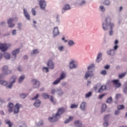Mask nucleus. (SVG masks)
I'll list each match as a JSON object with an SVG mask.
<instances>
[{"instance_id":"f257e3e1","label":"nucleus","mask_w":127,"mask_h":127,"mask_svg":"<svg viewBox=\"0 0 127 127\" xmlns=\"http://www.w3.org/2000/svg\"><path fill=\"white\" fill-rule=\"evenodd\" d=\"M64 112H65V109H64V108H60L55 116L49 118V121L51 123H55V122H57L59 119L61 118V115H62Z\"/></svg>"},{"instance_id":"f03ea898","label":"nucleus","mask_w":127,"mask_h":127,"mask_svg":"<svg viewBox=\"0 0 127 127\" xmlns=\"http://www.w3.org/2000/svg\"><path fill=\"white\" fill-rule=\"evenodd\" d=\"M10 44H0V50L2 52H4L6 51L8 49V47H10Z\"/></svg>"},{"instance_id":"7ed1b4c3","label":"nucleus","mask_w":127,"mask_h":127,"mask_svg":"<svg viewBox=\"0 0 127 127\" xmlns=\"http://www.w3.org/2000/svg\"><path fill=\"white\" fill-rule=\"evenodd\" d=\"M66 77V74L64 72H62L61 74L60 78H58L53 83V85H57L58 83H60V81L63 80Z\"/></svg>"},{"instance_id":"20e7f679","label":"nucleus","mask_w":127,"mask_h":127,"mask_svg":"<svg viewBox=\"0 0 127 127\" xmlns=\"http://www.w3.org/2000/svg\"><path fill=\"white\" fill-rule=\"evenodd\" d=\"M32 84L33 85V88L34 89L39 88V86H40V82L36 79H33L32 80Z\"/></svg>"},{"instance_id":"39448f33","label":"nucleus","mask_w":127,"mask_h":127,"mask_svg":"<svg viewBox=\"0 0 127 127\" xmlns=\"http://www.w3.org/2000/svg\"><path fill=\"white\" fill-rule=\"evenodd\" d=\"M2 71L4 75H6L7 74H10L11 73V71L8 70V67L7 66H4L2 68Z\"/></svg>"},{"instance_id":"423d86ee","label":"nucleus","mask_w":127,"mask_h":127,"mask_svg":"<svg viewBox=\"0 0 127 127\" xmlns=\"http://www.w3.org/2000/svg\"><path fill=\"white\" fill-rule=\"evenodd\" d=\"M39 3L41 9H45L46 7V2L45 0H40Z\"/></svg>"},{"instance_id":"0eeeda50","label":"nucleus","mask_w":127,"mask_h":127,"mask_svg":"<svg viewBox=\"0 0 127 127\" xmlns=\"http://www.w3.org/2000/svg\"><path fill=\"white\" fill-rule=\"evenodd\" d=\"M22 107V105H20L18 103H17L14 107V114H17L18 113V112H19V109H20V108Z\"/></svg>"},{"instance_id":"6e6552de","label":"nucleus","mask_w":127,"mask_h":127,"mask_svg":"<svg viewBox=\"0 0 127 127\" xmlns=\"http://www.w3.org/2000/svg\"><path fill=\"white\" fill-rule=\"evenodd\" d=\"M15 80H16V76L14 75L11 78V81H12V82H10L9 85L7 86V88H9V89L11 88L12 85H13L14 83H15Z\"/></svg>"},{"instance_id":"1a4fd4ad","label":"nucleus","mask_w":127,"mask_h":127,"mask_svg":"<svg viewBox=\"0 0 127 127\" xmlns=\"http://www.w3.org/2000/svg\"><path fill=\"white\" fill-rule=\"evenodd\" d=\"M47 66L49 69H54V64L51 60H49L47 63Z\"/></svg>"},{"instance_id":"9d476101","label":"nucleus","mask_w":127,"mask_h":127,"mask_svg":"<svg viewBox=\"0 0 127 127\" xmlns=\"http://www.w3.org/2000/svg\"><path fill=\"white\" fill-rule=\"evenodd\" d=\"M110 20V19L106 18V19L105 20L106 24L103 23L102 24L103 28L105 31H106V30H108V26L109 25V24H108V20Z\"/></svg>"},{"instance_id":"9b49d317","label":"nucleus","mask_w":127,"mask_h":127,"mask_svg":"<svg viewBox=\"0 0 127 127\" xmlns=\"http://www.w3.org/2000/svg\"><path fill=\"white\" fill-rule=\"evenodd\" d=\"M120 80H112V83H113L114 85L116 86V88H120L121 87V83L119 82Z\"/></svg>"},{"instance_id":"f8f14e48","label":"nucleus","mask_w":127,"mask_h":127,"mask_svg":"<svg viewBox=\"0 0 127 127\" xmlns=\"http://www.w3.org/2000/svg\"><path fill=\"white\" fill-rule=\"evenodd\" d=\"M92 76H94V73H93V72L88 71L85 73V79H88L89 77H92Z\"/></svg>"},{"instance_id":"ddd939ff","label":"nucleus","mask_w":127,"mask_h":127,"mask_svg":"<svg viewBox=\"0 0 127 127\" xmlns=\"http://www.w3.org/2000/svg\"><path fill=\"white\" fill-rule=\"evenodd\" d=\"M18 53H19V49H16L14 51H13L12 52V55L14 58V59H15V58H16V54H18Z\"/></svg>"},{"instance_id":"4468645a","label":"nucleus","mask_w":127,"mask_h":127,"mask_svg":"<svg viewBox=\"0 0 127 127\" xmlns=\"http://www.w3.org/2000/svg\"><path fill=\"white\" fill-rule=\"evenodd\" d=\"M23 11H24V14L26 18L28 20H30V15H29V14H28V12H27V11L25 9H24Z\"/></svg>"},{"instance_id":"2eb2a0df","label":"nucleus","mask_w":127,"mask_h":127,"mask_svg":"<svg viewBox=\"0 0 127 127\" xmlns=\"http://www.w3.org/2000/svg\"><path fill=\"white\" fill-rule=\"evenodd\" d=\"M12 21H13V19L9 18L7 21V23L9 25V27H13L14 26V24L12 23Z\"/></svg>"},{"instance_id":"dca6fc26","label":"nucleus","mask_w":127,"mask_h":127,"mask_svg":"<svg viewBox=\"0 0 127 127\" xmlns=\"http://www.w3.org/2000/svg\"><path fill=\"white\" fill-rule=\"evenodd\" d=\"M8 108L9 113H12V111H13V104L9 103L8 105Z\"/></svg>"},{"instance_id":"f3484780","label":"nucleus","mask_w":127,"mask_h":127,"mask_svg":"<svg viewBox=\"0 0 127 127\" xmlns=\"http://www.w3.org/2000/svg\"><path fill=\"white\" fill-rule=\"evenodd\" d=\"M53 34L54 36H57V35L59 34V29H58L57 27H56L54 28Z\"/></svg>"},{"instance_id":"a211bd4d","label":"nucleus","mask_w":127,"mask_h":127,"mask_svg":"<svg viewBox=\"0 0 127 127\" xmlns=\"http://www.w3.org/2000/svg\"><path fill=\"white\" fill-rule=\"evenodd\" d=\"M75 61L72 60L69 64V67L70 69H73V68H76L77 65L75 64Z\"/></svg>"},{"instance_id":"6ab92c4d","label":"nucleus","mask_w":127,"mask_h":127,"mask_svg":"<svg viewBox=\"0 0 127 127\" xmlns=\"http://www.w3.org/2000/svg\"><path fill=\"white\" fill-rule=\"evenodd\" d=\"M106 89H107L106 85L101 86L98 90V93H102V92H104Z\"/></svg>"},{"instance_id":"aec40b11","label":"nucleus","mask_w":127,"mask_h":127,"mask_svg":"<svg viewBox=\"0 0 127 127\" xmlns=\"http://www.w3.org/2000/svg\"><path fill=\"white\" fill-rule=\"evenodd\" d=\"M74 126L75 127H82V122L79 120L74 122Z\"/></svg>"},{"instance_id":"412c9836","label":"nucleus","mask_w":127,"mask_h":127,"mask_svg":"<svg viewBox=\"0 0 127 127\" xmlns=\"http://www.w3.org/2000/svg\"><path fill=\"white\" fill-rule=\"evenodd\" d=\"M108 55H111V56H114L116 54V52L115 50H110V51H107Z\"/></svg>"},{"instance_id":"4be33fe9","label":"nucleus","mask_w":127,"mask_h":127,"mask_svg":"<svg viewBox=\"0 0 127 127\" xmlns=\"http://www.w3.org/2000/svg\"><path fill=\"white\" fill-rule=\"evenodd\" d=\"M40 104H41V102H40V100H36L34 104V106H35V107H36V108H38V107L40 106Z\"/></svg>"},{"instance_id":"5701e85b","label":"nucleus","mask_w":127,"mask_h":127,"mask_svg":"<svg viewBox=\"0 0 127 127\" xmlns=\"http://www.w3.org/2000/svg\"><path fill=\"white\" fill-rule=\"evenodd\" d=\"M114 25H115L113 23H109V26L111 29L109 32L110 35H113V27Z\"/></svg>"},{"instance_id":"b1692460","label":"nucleus","mask_w":127,"mask_h":127,"mask_svg":"<svg viewBox=\"0 0 127 127\" xmlns=\"http://www.w3.org/2000/svg\"><path fill=\"white\" fill-rule=\"evenodd\" d=\"M86 108V103L82 102L80 105V109L82 110V111H85V108Z\"/></svg>"},{"instance_id":"393cba45","label":"nucleus","mask_w":127,"mask_h":127,"mask_svg":"<svg viewBox=\"0 0 127 127\" xmlns=\"http://www.w3.org/2000/svg\"><path fill=\"white\" fill-rule=\"evenodd\" d=\"M68 9H70V5L66 4L64 6L62 11L63 12H64V11L68 10Z\"/></svg>"},{"instance_id":"a878e982","label":"nucleus","mask_w":127,"mask_h":127,"mask_svg":"<svg viewBox=\"0 0 127 127\" xmlns=\"http://www.w3.org/2000/svg\"><path fill=\"white\" fill-rule=\"evenodd\" d=\"M4 57L5 59H10V55L7 53H5L4 54Z\"/></svg>"},{"instance_id":"bb28decb","label":"nucleus","mask_w":127,"mask_h":127,"mask_svg":"<svg viewBox=\"0 0 127 127\" xmlns=\"http://www.w3.org/2000/svg\"><path fill=\"white\" fill-rule=\"evenodd\" d=\"M73 119H74L73 117H69L68 119H67L65 121H64V124H68V123H70V122H71V121L73 120Z\"/></svg>"},{"instance_id":"cd10ccee","label":"nucleus","mask_w":127,"mask_h":127,"mask_svg":"<svg viewBox=\"0 0 127 127\" xmlns=\"http://www.w3.org/2000/svg\"><path fill=\"white\" fill-rule=\"evenodd\" d=\"M25 79V76L24 75H21L18 80L19 83H21V82L23 81V79Z\"/></svg>"},{"instance_id":"c85d7f7f","label":"nucleus","mask_w":127,"mask_h":127,"mask_svg":"<svg viewBox=\"0 0 127 127\" xmlns=\"http://www.w3.org/2000/svg\"><path fill=\"white\" fill-rule=\"evenodd\" d=\"M106 109H107V105L106 104H103L102 105L101 113H104V112H105V111L106 110Z\"/></svg>"},{"instance_id":"c756f323","label":"nucleus","mask_w":127,"mask_h":127,"mask_svg":"<svg viewBox=\"0 0 127 127\" xmlns=\"http://www.w3.org/2000/svg\"><path fill=\"white\" fill-rule=\"evenodd\" d=\"M42 97L44 99H49V95L47 93H43L42 94Z\"/></svg>"},{"instance_id":"7c9ffc66","label":"nucleus","mask_w":127,"mask_h":127,"mask_svg":"<svg viewBox=\"0 0 127 127\" xmlns=\"http://www.w3.org/2000/svg\"><path fill=\"white\" fill-rule=\"evenodd\" d=\"M117 109H118V110H119V111H120L121 110H124V109H125V106L123 105H118Z\"/></svg>"},{"instance_id":"2f4dec72","label":"nucleus","mask_w":127,"mask_h":127,"mask_svg":"<svg viewBox=\"0 0 127 127\" xmlns=\"http://www.w3.org/2000/svg\"><path fill=\"white\" fill-rule=\"evenodd\" d=\"M101 58H102V54L100 53L97 56V58L96 59V62H97L98 63L100 62V59H101Z\"/></svg>"},{"instance_id":"473e14b6","label":"nucleus","mask_w":127,"mask_h":127,"mask_svg":"<svg viewBox=\"0 0 127 127\" xmlns=\"http://www.w3.org/2000/svg\"><path fill=\"white\" fill-rule=\"evenodd\" d=\"M126 75H127V72H124L123 73L120 74L119 75V78H120V79H122V78H124V77H125Z\"/></svg>"},{"instance_id":"72a5a7b5","label":"nucleus","mask_w":127,"mask_h":127,"mask_svg":"<svg viewBox=\"0 0 127 127\" xmlns=\"http://www.w3.org/2000/svg\"><path fill=\"white\" fill-rule=\"evenodd\" d=\"M0 84L3 85V86H6L7 85V82L3 80H0Z\"/></svg>"},{"instance_id":"f704fd0d","label":"nucleus","mask_w":127,"mask_h":127,"mask_svg":"<svg viewBox=\"0 0 127 127\" xmlns=\"http://www.w3.org/2000/svg\"><path fill=\"white\" fill-rule=\"evenodd\" d=\"M68 44L69 45V46H73V45H74V44H75V43H74V42L72 40H69L68 41Z\"/></svg>"},{"instance_id":"c9c22d12","label":"nucleus","mask_w":127,"mask_h":127,"mask_svg":"<svg viewBox=\"0 0 127 127\" xmlns=\"http://www.w3.org/2000/svg\"><path fill=\"white\" fill-rule=\"evenodd\" d=\"M50 100L51 102H52V103H53V104H56V101H55V100H54V98H53V96H51Z\"/></svg>"},{"instance_id":"e433bc0d","label":"nucleus","mask_w":127,"mask_h":127,"mask_svg":"<svg viewBox=\"0 0 127 127\" xmlns=\"http://www.w3.org/2000/svg\"><path fill=\"white\" fill-rule=\"evenodd\" d=\"M6 125H8V127H12V124L11 122H10V121H6Z\"/></svg>"},{"instance_id":"4c0bfd02","label":"nucleus","mask_w":127,"mask_h":127,"mask_svg":"<svg viewBox=\"0 0 127 127\" xmlns=\"http://www.w3.org/2000/svg\"><path fill=\"white\" fill-rule=\"evenodd\" d=\"M104 4L105 5H109L110 4V0H105V1L104 2Z\"/></svg>"},{"instance_id":"58836bf2","label":"nucleus","mask_w":127,"mask_h":127,"mask_svg":"<svg viewBox=\"0 0 127 127\" xmlns=\"http://www.w3.org/2000/svg\"><path fill=\"white\" fill-rule=\"evenodd\" d=\"M78 107V105L75 104H72L70 106V109H76V108Z\"/></svg>"},{"instance_id":"ea45409f","label":"nucleus","mask_w":127,"mask_h":127,"mask_svg":"<svg viewBox=\"0 0 127 127\" xmlns=\"http://www.w3.org/2000/svg\"><path fill=\"white\" fill-rule=\"evenodd\" d=\"M121 98H122V94H116V99H117V100H118V99H120Z\"/></svg>"},{"instance_id":"a19ab883","label":"nucleus","mask_w":127,"mask_h":127,"mask_svg":"<svg viewBox=\"0 0 127 127\" xmlns=\"http://www.w3.org/2000/svg\"><path fill=\"white\" fill-rule=\"evenodd\" d=\"M32 12L33 15H36V11L35 10V8H33L32 9Z\"/></svg>"},{"instance_id":"79ce46f5","label":"nucleus","mask_w":127,"mask_h":127,"mask_svg":"<svg viewBox=\"0 0 127 127\" xmlns=\"http://www.w3.org/2000/svg\"><path fill=\"white\" fill-rule=\"evenodd\" d=\"M20 97L22 99H25V98H26V94H20Z\"/></svg>"},{"instance_id":"37998d69","label":"nucleus","mask_w":127,"mask_h":127,"mask_svg":"<svg viewBox=\"0 0 127 127\" xmlns=\"http://www.w3.org/2000/svg\"><path fill=\"white\" fill-rule=\"evenodd\" d=\"M119 48V46L118 45H115V46L113 47V50H114V51H116Z\"/></svg>"},{"instance_id":"c03bdc74","label":"nucleus","mask_w":127,"mask_h":127,"mask_svg":"<svg viewBox=\"0 0 127 127\" xmlns=\"http://www.w3.org/2000/svg\"><path fill=\"white\" fill-rule=\"evenodd\" d=\"M91 96H92V92H90L86 94L85 97L86 98H89V97H91Z\"/></svg>"},{"instance_id":"a18cd8bd","label":"nucleus","mask_w":127,"mask_h":127,"mask_svg":"<svg viewBox=\"0 0 127 127\" xmlns=\"http://www.w3.org/2000/svg\"><path fill=\"white\" fill-rule=\"evenodd\" d=\"M43 70L44 71V72H49V70H48V68L46 67H43Z\"/></svg>"},{"instance_id":"49530a36","label":"nucleus","mask_w":127,"mask_h":127,"mask_svg":"<svg viewBox=\"0 0 127 127\" xmlns=\"http://www.w3.org/2000/svg\"><path fill=\"white\" fill-rule=\"evenodd\" d=\"M101 74L104 75H107V71L106 70H102L101 72Z\"/></svg>"},{"instance_id":"de8ad7c7","label":"nucleus","mask_w":127,"mask_h":127,"mask_svg":"<svg viewBox=\"0 0 127 127\" xmlns=\"http://www.w3.org/2000/svg\"><path fill=\"white\" fill-rule=\"evenodd\" d=\"M113 101V99H112V97H110L107 99V103H111Z\"/></svg>"},{"instance_id":"09e8293b","label":"nucleus","mask_w":127,"mask_h":127,"mask_svg":"<svg viewBox=\"0 0 127 127\" xmlns=\"http://www.w3.org/2000/svg\"><path fill=\"white\" fill-rule=\"evenodd\" d=\"M94 67H95V65L94 64H92L88 67V70H89L90 69H92V68H94Z\"/></svg>"},{"instance_id":"8fccbe9b","label":"nucleus","mask_w":127,"mask_h":127,"mask_svg":"<svg viewBox=\"0 0 127 127\" xmlns=\"http://www.w3.org/2000/svg\"><path fill=\"white\" fill-rule=\"evenodd\" d=\"M38 53V50H34L32 51V54H36Z\"/></svg>"},{"instance_id":"3c124183","label":"nucleus","mask_w":127,"mask_h":127,"mask_svg":"<svg viewBox=\"0 0 127 127\" xmlns=\"http://www.w3.org/2000/svg\"><path fill=\"white\" fill-rule=\"evenodd\" d=\"M100 8L101 9V10H102V11H105V7H104V6L103 5H101L100 7Z\"/></svg>"},{"instance_id":"603ef678","label":"nucleus","mask_w":127,"mask_h":127,"mask_svg":"<svg viewBox=\"0 0 127 127\" xmlns=\"http://www.w3.org/2000/svg\"><path fill=\"white\" fill-rule=\"evenodd\" d=\"M109 118H110V115H107L104 117V119L105 121H106V120H108V119H109Z\"/></svg>"},{"instance_id":"864d4df0","label":"nucleus","mask_w":127,"mask_h":127,"mask_svg":"<svg viewBox=\"0 0 127 127\" xmlns=\"http://www.w3.org/2000/svg\"><path fill=\"white\" fill-rule=\"evenodd\" d=\"M103 126L104 127H107L108 126H109V123L107 122H105L103 124Z\"/></svg>"},{"instance_id":"5fc2aeb1","label":"nucleus","mask_w":127,"mask_h":127,"mask_svg":"<svg viewBox=\"0 0 127 127\" xmlns=\"http://www.w3.org/2000/svg\"><path fill=\"white\" fill-rule=\"evenodd\" d=\"M124 92L125 93V94H127V87L125 86V87L124 89Z\"/></svg>"},{"instance_id":"6e6d98bb","label":"nucleus","mask_w":127,"mask_h":127,"mask_svg":"<svg viewBox=\"0 0 127 127\" xmlns=\"http://www.w3.org/2000/svg\"><path fill=\"white\" fill-rule=\"evenodd\" d=\"M94 88L95 91L96 90H97L98 88H99V84H97V85H94Z\"/></svg>"},{"instance_id":"4d7b16f0","label":"nucleus","mask_w":127,"mask_h":127,"mask_svg":"<svg viewBox=\"0 0 127 127\" xmlns=\"http://www.w3.org/2000/svg\"><path fill=\"white\" fill-rule=\"evenodd\" d=\"M12 35H15L16 34V30H13L12 32Z\"/></svg>"},{"instance_id":"13d9d810","label":"nucleus","mask_w":127,"mask_h":127,"mask_svg":"<svg viewBox=\"0 0 127 127\" xmlns=\"http://www.w3.org/2000/svg\"><path fill=\"white\" fill-rule=\"evenodd\" d=\"M104 96H106V94L100 95L99 96V99H102V98H103V97H104Z\"/></svg>"},{"instance_id":"bf43d9fd","label":"nucleus","mask_w":127,"mask_h":127,"mask_svg":"<svg viewBox=\"0 0 127 127\" xmlns=\"http://www.w3.org/2000/svg\"><path fill=\"white\" fill-rule=\"evenodd\" d=\"M38 97H39V95L37 94L34 98L32 99V100H36Z\"/></svg>"},{"instance_id":"052dcab7","label":"nucleus","mask_w":127,"mask_h":127,"mask_svg":"<svg viewBox=\"0 0 127 127\" xmlns=\"http://www.w3.org/2000/svg\"><path fill=\"white\" fill-rule=\"evenodd\" d=\"M59 96H62L63 95V92L60 91L59 92H58Z\"/></svg>"},{"instance_id":"680f3d73","label":"nucleus","mask_w":127,"mask_h":127,"mask_svg":"<svg viewBox=\"0 0 127 127\" xmlns=\"http://www.w3.org/2000/svg\"><path fill=\"white\" fill-rule=\"evenodd\" d=\"M64 48L63 47V46H61L60 47H59V50H60V51H62V50H63V49Z\"/></svg>"},{"instance_id":"e2e57ef3","label":"nucleus","mask_w":127,"mask_h":127,"mask_svg":"<svg viewBox=\"0 0 127 127\" xmlns=\"http://www.w3.org/2000/svg\"><path fill=\"white\" fill-rule=\"evenodd\" d=\"M120 114V111H116L115 112V115H118Z\"/></svg>"},{"instance_id":"0e129e2a","label":"nucleus","mask_w":127,"mask_h":127,"mask_svg":"<svg viewBox=\"0 0 127 127\" xmlns=\"http://www.w3.org/2000/svg\"><path fill=\"white\" fill-rule=\"evenodd\" d=\"M18 28L19 29H20L21 28V24L20 23L18 24Z\"/></svg>"},{"instance_id":"69168bd1","label":"nucleus","mask_w":127,"mask_h":127,"mask_svg":"<svg viewBox=\"0 0 127 127\" xmlns=\"http://www.w3.org/2000/svg\"><path fill=\"white\" fill-rule=\"evenodd\" d=\"M55 92H56L55 89H53V90H51V94H55Z\"/></svg>"},{"instance_id":"338daca9","label":"nucleus","mask_w":127,"mask_h":127,"mask_svg":"<svg viewBox=\"0 0 127 127\" xmlns=\"http://www.w3.org/2000/svg\"><path fill=\"white\" fill-rule=\"evenodd\" d=\"M105 69H110V65H106L105 66H104Z\"/></svg>"},{"instance_id":"774afa93","label":"nucleus","mask_w":127,"mask_h":127,"mask_svg":"<svg viewBox=\"0 0 127 127\" xmlns=\"http://www.w3.org/2000/svg\"><path fill=\"white\" fill-rule=\"evenodd\" d=\"M115 45H118V43H119V41L118 40H116L115 41Z\"/></svg>"}]
</instances>
